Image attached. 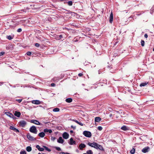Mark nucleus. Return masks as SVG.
<instances>
[{
  "label": "nucleus",
  "mask_w": 154,
  "mask_h": 154,
  "mask_svg": "<svg viewBox=\"0 0 154 154\" xmlns=\"http://www.w3.org/2000/svg\"><path fill=\"white\" fill-rule=\"evenodd\" d=\"M29 131L35 134H37L38 131L36 127L34 126H32L31 127L29 128Z\"/></svg>",
  "instance_id": "obj_1"
},
{
  "label": "nucleus",
  "mask_w": 154,
  "mask_h": 154,
  "mask_svg": "<svg viewBox=\"0 0 154 154\" xmlns=\"http://www.w3.org/2000/svg\"><path fill=\"white\" fill-rule=\"evenodd\" d=\"M83 134L85 136L88 137H90L92 135L91 133L88 131H84Z\"/></svg>",
  "instance_id": "obj_2"
},
{
  "label": "nucleus",
  "mask_w": 154,
  "mask_h": 154,
  "mask_svg": "<svg viewBox=\"0 0 154 154\" xmlns=\"http://www.w3.org/2000/svg\"><path fill=\"white\" fill-rule=\"evenodd\" d=\"M18 124L20 126L23 128L26 125V122L25 121L23 120L19 122Z\"/></svg>",
  "instance_id": "obj_3"
},
{
  "label": "nucleus",
  "mask_w": 154,
  "mask_h": 154,
  "mask_svg": "<svg viewBox=\"0 0 154 154\" xmlns=\"http://www.w3.org/2000/svg\"><path fill=\"white\" fill-rule=\"evenodd\" d=\"M27 138L30 140L33 141L35 140L36 139L32 136L29 133H28L27 135Z\"/></svg>",
  "instance_id": "obj_4"
},
{
  "label": "nucleus",
  "mask_w": 154,
  "mask_h": 154,
  "mask_svg": "<svg viewBox=\"0 0 154 154\" xmlns=\"http://www.w3.org/2000/svg\"><path fill=\"white\" fill-rule=\"evenodd\" d=\"M97 143H95L94 142H93L92 143L89 142L87 144L89 146H90L91 147H94L95 149L96 148V147H97Z\"/></svg>",
  "instance_id": "obj_5"
},
{
  "label": "nucleus",
  "mask_w": 154,
  "mask_h": 154,
  "mask_svg": "<svg viewBox=\"0 0 154 154\" xmlns=\"http://www.w3.org/2000/svg\"><path fill=\"white\" fill-rule=\"evenodd\" d=\"M30 122L38 125H41V123L36 120H31L30 121Z\"/></svg>",
  "instance_id": "obj_6"
},
{
  "label": "nucleus",
  "mask_w": 154,
  "mask_h": 154,
  "mask_svg": "<svg viewBox=\"0 0 154 154\" xmlns=\"http://www.w3.org/2000/svg\"><path fill=\"white\" fill-rule=\"evenodd\" d=\"M31 102L33 104L37 105L42 104V102L40 101V100H33Z\"/></svg>",
  "instance_id": "obj_7"
},
{
  "label": "nucleus",
  "mask_w": 154,
  "mask_h": 154,
  "mask_svg": "<svg viewBox=\"0 0 154 154\" xmlns=\"http://www.w3.org/2000/svg\"><path fill=\"white\" fill-rule=\"evenodd\" d=\"M5 114L7 116H9L11 118H12L14 119V117H15L13 115L12 113L10 112H5Z\"/></svg>",
  "instance_id": "obj_8"
},
{
  "label": "nucleus",
  "mask_w": 154,
  "mask_h": 154,
  "mask_svg": "<svg viewBox=\"0 0 154 154\" xmlns=\"http://www.w3.org/2000/svg\"><path fill=\"white\" fill-rule=\"evenodd\" d=\"M96 149H99L100 150L103 151H104V148L102 147V146L101 145H99L98 144L97 145V147H96Z\"/></svg>",
  "instance_id": "obj_9"
},
{
  "label": "nucleus",
  "mask_w": 154,
  "mask_h": 154,
  "mask_svg": "<svg viewBox=\"0 0 154 154\" xmlns=\"http://www.w3.org/2000/svg\"><path fill=\"white\" fill-rule=\"evenodd\" d=\"M113 15L112 12H111L109 17V22L111 23H112L113 21Z\"/></svg>",
  "instance_id": "obj_10"
},
{
  "label": "nucleus",
  "mask_w": 154,
  "mask_h": 154,
  "mask_svg": "<svg viewBox=\"0 0 154 154\" xmlns=\"http://www.w3.org/2000/svg\"><path fill=\"white\" fill-rule=\"evenodd\" d=\"M69 137V134L66 132H64L63 134V137L65 139H67Z\"/></svg>",
  "instance_id": "obj_11"
},
{
  "label": "nucleus",
  "mask_w": 154,
  "mask_h": 154,
  "mask_svg": "<svg viewBox=\"0 0 154 154\" xmlns=\"http://www.w3.org/2000/svg\"><path fill=\"white\" fill-rule=\"evenodd\" d=\"M149 149V146H147L144 148L142 150V151L144 153H146L148 152V150Z\"/></svg>",
  "instance_id": "obj_12"
},
{
  "label": "nucleus",
  "mask_w": 154,
  "mask_h": 154,
  "mask_svg": "<svg viewBox=\"0 0 154 154\" xmlns=\"http://www.w3.org/2000/svg\"><path fill=\"white\" fill-rule=\"evenodd\" d=\"M69 143V144L72 145L73 144H76V142L75 141L73 140V139L72 138H71L70 139V141Z\"/></svg>",
  "instance_id": "obj_13"
},
{
  "label": "nucleus",
  "mask_w": 154,
  "mask_h": 154,
  "mask_svg": "<svg viewBox=\"0 0 154 154\" xmlns=\"http://www.w3.org/2000/svg\"><path fill=\"white\" fill-rule=\"evenodd\" d=\"M86 146L84 143H81L79 145L80 149L82 150Z\"/></svg>",
  "instance_id": "obj_14"
},
{
  "label": "nucleus",
  "mask_w": 154,
  "mask_h": 154,
  "mask_svg": "<svg viewBox=\"0 0 154 154\" xmlns=\"http://www.w3.org/2000/svg\"><path fill=\"white\" fill-rule=\"evenodd\" d=\"M37 148L39 151H43L44 150V149L43 148H40V146L38 145H37L36 146Z\"/></svg>",
  "instance_id": "obj_15"
},
{
  "label": "nucleus",
  "mask_w": 154,
  "mask_h": 154,
  "mask_svg": "<svg viewBox=\"0 0 154 154\" xmlns=\"http://www.w3.org/2000/svg\"><path fill=\"white\" fill-rule=\"evenodd\" d=\"M64 140L62 139L61 137H59V139L57 140V142L59 143H63Z\"/></svg>",
  "instance_id": "obj_16"
},
{
  "label": "nucleus",
  "mask_w": 154,
  "mask_h": 154,
  "mask_svg": "<svg viewBox=\"0 0 154 154\" xmlns=\"http://www.w3.org/2000/svg\"><path fill=\"white\" fill-rule=\"evenodd\" d=\"M44 133L49 132V133H51L52 132L51 130L50 129H44Z\"/></svg>",
  "instance_id": "obj_17"
},
{
  "label": "nucleus",
  "mask_w": 154,
  "mask_h": 154,
  "mask_svg": "<svg viewBox=\"0 0 154 154\" xmlns=\"http://www.w3.org/2000/svg\"><path fill=\"white\" fill-rule=\"evenodd\" d=\"M21 113L20 112L16 111L15 113L14 114V115L17 117H20V115Z\"/></svg>",
  "instance_id": "obj_18"
},
{
  "label": "nucleus",
  "mask_w": 154,
  "mask_h": 154,
  "mask_svg": "<svg viewBox=\"0 0 154 154\" xmlns=\"http://www.w3.org/2000/svg\"><path fill=\"white\" fill-rule=\"evenodd\" d=\"M38 136L41 137H43L45 136V133L44 132H40L38 134Z\"/></svg>",
  "instance_id": "obj_19"
},
{
  "label": "nucleus",
  "mask_w": 154,
  "mask_h": 154,
  "mask_svg": "<svg viewBox=\"0 0 154 154\" xmlns=\"http://www.w3.org/2000/svg\"><path fill=\"white\" fill-rule=\"evenodd\" d=\"M121 129L123 131H126L128 130V127L124 125L121 128Z\"/></svg>",
  "instance_id": "obj_20"
},
{
  "label": "nucleus",
  "mask_w": 154,
  "mask_h": 154,
  "mask_svg": "<svg viewBox=\"0 0 154 154\" xmlns=\"http://www.w3.org/2000/svg\"><path fill=\"white\" fill-rule=\"evenodd\" d=\"M65 101L67 103H70L72 101V99L70 98H68L66 99Z\"/></svg>",
  "instance_id": "obj_21"
},
{
  "label": "nucleus",
  "mask_w": 154,
  "mask_h": 154,
  "mask_svg": "<svg viewBox=\"0 0 154 154\" xmlns=\"http://www.w3.org/2000/svg\"><path fill=\"white\" fill-rule=\"evenodd\" d=\"M101 120V119L100 117H96L95 118V121L98 122H100Z\"/></svg>",
  "instance_id": "obj_22"
},
{
  "label": "nucleus",
  "mask_w": 154,
  "mask_h": 154,
  "mask_svg": "<svg viewBox=\"0 0 154 154\" xmlns=\"http://www.w3.org/2000/svg\"><path fill=\"white\" fill-rule=\"evenodd\" d=\"M32 147L30 146H28L26 148V150L28 152H30L32 150Z\"/></svg>",
  "instance_id": "obj_23"
},
{
  "label": "nucleus",
  "mask_w": 154,
  "mask_h": 154,
  "mask_svg": "<svg viewBox=\"0 0 154 154\" xmlns=\"http://www.w3.org/2000/svg\"><path fill=\"white\" fill-rule=\"evenodd\" d=\"M148 83L147 82H143L141 83L140 84V87H142V86H144L145 85H146L148 84Z\"/></svg>",
  "instance_id": "obj_24"
},
{
  "label": "nucleus",
  "mask_w": 154,
  "mask_h": 154,
  "mask_svg": "<svg viewBox=\"0 0 154 154\" xmlns=\"http://www.w3.org/2000/svg\"><path fill=\"white\" fill-rule=\"evenodd\" d=\"M43 147L48 152H50L51 151V149H50L48 148V147L47 146H43Z\"/></svg>",
  "instance_id": "obj_25"
},
{
  "label": "nucleus",
  "mask_w": 154,
  "mask_h": 154,
  "mask_svg": "<svg viewBox=\"0 0 154 154\" xmlns=\"http://www.w3.org/2000/svg\"><path fill=\"white\" fill-rule=\"evenodd\" d=\"M135 152V149L134 148H133L130 151V152L131 154H134Z\"/></svg>",
  "instance_id": "obj_26"
},
{
  "label": "nucleus",
  "mask_w": 154,
  "mask_h": 154,
  "mask_svg": "<svg viewBox=\"0 0 154 154\" xmlns=\"http://www.w3.org/2000/svg\"><path fill=\"white\" fill-rule=\"evenodd\" d=\"M59 109L57 108H55L53 109V111L54 112H59Z\"/></svg>",
  "instance_id": "obj_27"
},
{
  "label": "nucleus",
  "mask_w": 154,
  "mask_h": 154,
  "mask_svg": "<svg viewBox=\"0 0 154 154\" xmlns=\"http://www.w3.org/2000/svg\"><path fill=\"white\" fill-rule=\"evenodd\" d=\"M87 154H93V153L92 151L91 150H88L87 152Z\"/></svg>",
  "instance_id": "obj_28"
},
{
  "label": "nucleus",
  "mask_w": 154,
  "mask_h": 154,
  "mask_svg": "<svg viewBox=\"0 0 154 154\" xmlns=\"http://www.w3.org/2000/svg\"><path fill=\"white\" fill-rule=\"evenodd\" d=\"M145 42L143 40H141V45L142 46H144V45Z\"/></svg>",
  "instance_id": "obj_29"
},
{
  "label": "nucleus",
  "mask_w": 154,
  "mask_h": 154,
  "mask_svg": "<svg viewBox=\"0 0 154 154\" xmlns=\"http://www.w3.org/2000/svg\"><path fill=\"white\" fill-rule=\"evenodd\" d=\"M68 4L69 6H72V2L71 1H69L68 2Z\"/></svg>",
  "instance_id": "obj_30"
},
{
  "label": "nucleus",
  "mask_w": 154,
  "mask_h": 154,
  "mask_svg": "<svg viewBox=\"0 0 154 154\" xmlns=\"http://www.w3.org/2000/svg\"><path fill=\"white\" fill-rule=\"evenodd\" d=\"M7 38L9 40H11L13 38L11 35L7 36Z\"/></svg>",
  "instance_id": "obj_31"
},
{
  "label": "nucleus",
  "mask_w": 154,
  "mask_h": 154,
  "mask_svg": "<svg viewBox=\"0 0 154 154\" xmlns=\"http://www.w3.org/2000/svg\"><path fill=\"white\" fill-rule=\"evenodd\" d=\"M9 128H10V129L11 130H13L14 131L16 128H15L13 126H10Z\"/></svg>",
  "instance_id": "obj_32"
},
{
  "label": "nucleus",
  "mask_w": 154,
  "mask_h": 154,
  "mask_svg": "<svg viewBox=\"0 0 154 154\" xmlns=\"http://www.w3.org/2000/svg\"><path fill=\"white\" fill-rule=\"evenodd\" d=\"M97 129L99 130L100 131L102 130L103 128L101 126H99L98 127Z\"/></svg>",
  "instance_id": "obj_33"
},
{
  "label": "nucleus",
  "mask_w": 154,
  "mask_h": 154,
  "mask_svg": "<svg viewBox=\"0 0 154 154\" xmlns=\"http://www.w3.org/2000/svg\"><path fill=\"white\" fill-rule=\"evenodd\" d=\"M20 154H26V152L25 150H23L20 152Z\"/></svg>",
  "instance_id": "obj_34"
},
{
  "label": "nucleus",
  "mask_w": 154,
  "mask_h": 154,
  "mask_svg": "<svg viewBox=\"0 0 154 154\" xmlns=\"http://www.w3.org/2000/svg\"><path fill=\"white\" fill-rule=\"evenodd\" d=\"M55 148L58 151H60L61 150V148L60 147H55Z\"/></svg>",
  "instance_id": "obj_35"
},
{
  "label": "nucleus",
  "mask_w": 154,
  "mask_h": 154,
  "mask_svg": "<svg viewBox=\"0 0 154 154\" xmlns=\"http://www.w3.org/2000/svg\"><path fill=\"white\" fill-rule=\"evenodd\" d=\"M22 99H16V100L18 101L19 103H20L21 101H22Z\"/></svg>",
  "instance_id": "obj_36"
},
{
  "label": "nucleus",
  "mask_w": 154,
  "mask_h": 154,
  "mask_svg": "<svg viewBox=\"0 0 154 154\" xmlns=\"http://www.w3.org/2000/svg\"><path fill=\"white\" fill-rule=\"evenodd\" d=\"M56 139V138L55 137H51V140L54 141Z\"/></svg>",
  "instance_id": "obj_37"
},
{
  "label": "nucleus",
  "mask_w": 154,
  "mask_h": 154,
  "mask_svg": "<svg viewBox=\"0 0 154 154\" xmlns=\"http://www.w3.org/2000/svg\"><path fill=\"white\" fill-rule=\"evenodd\" d=\"M35 45L36 47H38L40 46V44L38 43H36L35 44Z\"/></svg>",
  "instance_id": "obj_38"
},
{
  "label": "nucleus",
  "mask_w": 154,
  "mask_h": 154,
  "mask_svg": "<svg viewBox=\"0 0 154 154\" xmlns=\"http://www.w3.org/2000/svg\"><path fill=\"white\" fill-rule=\"evenodd\" d=\"M32 54V53L30 51H28L26 53V54L28 55H30Z\"/></svg>",
  "instance_id": "obj_39"
},
{
  "label": "nucleus",
  "mask_w": 154,
  "mask_h": 154,
  "mask_svg": "<svg viewBox=\"0 0 154 154\" xmlns=\"http://www.w3.org/2000/svg\"><path fill=\"white\" fill-rule=\"evenodd\" d=\"M108 110L110 112H112V111L113 109L110 107H109L108 108Z\"/></svg>",
  "instance_id": "obj_40"
},
{
  "label": "nucleus",
  "mask_w": 154,
  "mask_h": 154,
  "mask_svg": "<svg viewBox=\"0 0 154 154\" xmlns=\"http://www.w3.org/2000/svg\"><path fill=\"white\" fill-rule=\"evenodd\" d=\"M60 154H70L69 153H68L67 152L65 153L63 152H60Z\"/></svg>",
  "instance_id": "obj_41"
},
{
  "label": "nucleus",
  "mask_w": 154,
  "mask_h": 154,
  "mask_svg": "<svg viewBox=\"0 0 154 154\" xmlns=\"http://www.w3.org/2000/svg\"><path fill=\"white\" fill-rule=\"evenodd\" d=\"M78 124L82 126H83V125H84L81 122H78Z\"/></svg>",
  "instance_id": "obj_42"
},
{
  "label": "nucleus",
  "mask_w": 154,
  "mask_h": 154,
  "mask_svg": "<svg viewBox=\"0 0 154 154\" xmlns=\"http://www.w3.org/2000/svg\"><path fill=\"white\" fill-rule=\"evenodd\" d=\"M5 53L4 52H1L0 53V56H1L5 54Z\"/></svg>",
  "instance_id": "obj_43"
},
{
  "label": "nucleus",
  "mask_w": 154,
  "mask_h": 154,
  "mask_svg": "<svg viewBox=\"0 0 154 154\" xmlns=\"http://www.w3.org/2000/svg\"><path fill=\"white\" fill-rule=\"evenodd\" d=\"M22 29L21 28H19L17 29V31L18 32H20L22 31Z\"/></svg>",
  "instance_id": "obj_44"
},
{
  "label": "nucleus",
  "mask_w": 154,
  "mask_h": 154,
  "mask_svg": "<svg viewBox=\"0 0 154 154\" xmlns=\"http://www.w3.org/2000/svg\"><path fill=\"white\" fill-rule=\"evenodd\" d=\"M72 120L74 122H75L77 124H78V123L79 121H78L77 120H76V119H72Z\"/></svg>",
  "instance_id": "obj_45"
},
{
  "label": "nucleus",
  "mask_w": 154,
  "mask_h": 154,
  "mask_svg": "<svg viewBox=\"0 0 154 154\" xmlns=\"http://www.w3.org/2000/svg\"><path fill=\"white\" fill-rule=\"evenodd\" d=\"M83 75V74L82 73H80L79 74H78V76L80 77H81V76H82Z\"/></svg>",
  "instance_id": "obj_46"
},
{
  "label": "nucleus",
  "mask_w": 154,
  "mask_h": 154,
  "mask_svg": "<svg viewBox=\"0 0 154 154\" xmlns=\"http://www.w3.org/2000/svg\"><path fill=\"white\" fill-rule=\"evenodd\" d=\"M14 131H15V132H19V130L18 129H17L16 128H15V130Z\"/></svg>",
  "instance_id": "obj_47"
},
{
  "label": "nucleus",
  "mask_w": 154,
  "mask_h": 154,
  "mask_svg": "<svg viewBox=\"0 0 154 154\" xmlns=\"http://www.w3.org/2000/svg\"><path fill=\"white\" fill-rule=\"evenodd\" d=\"M71 127L73 129H76V127L75 126H74L73 125L71 126Z\"/></svg>",
  "instance_id": "obj_48"
},
{
  "label": "nucleus",
  "mask_w": 154,
  "mask_h": 154,
  "mask_svg": "<svg viewBox=\"0 0 154 154\" xmlns=\"http://www.w3.org/2000/svg\"><path fill=\"white\" fill-rule=\"evenodd\" d=\"M144 37L145 38H147L148 37V35L147 34H145V35H144Z\"/></svg>",
  "instance_id": "obj_49"
},
{
  "label": "nucleus",
  "mask_w": 154,
  "mask_h": 154,
  "mask_svg": "<svg viewBox=\"0 0 154 154\" xmlns=\"http://www.w3.org/2000/svg\"><path fill=\"white\" fill-rule=\"evenodd\" d=\"M55 84L54 83H53L51 84V86H55Z\"/></svg>",
  "instance_id": "obj_50"
},
{
  "label": "nucleus",
  "mask_w": 154,
  "mask_h": 154,
  "mask_svg": "<svg viewBox=\"0 0 154 154\" xmlns=\"http://www.w3.org/2000/svg\"><path fill=\"white\" fill-rule=\"evenodd\" d=\"M70 134H72V133H73V132L72 131V130H71L70 131Z\"/></svg>",
  "instance_id": "obj_51"
},
{
  "label": "nucleus",
  "mask_w": 154,
  "mask_h": 154,
  "mask_svg": "<svg viewBox=\"0 0 154 154\" xmlns=\"http://www.w3.org/2000/svg\"><path fill=\"white\" fill-rule=\"evenodd\" d=\"M59 37L60 38H62L63 37V35H59Z\"/></svg>",
  "instance_id": "obj_52"
},
{
  "label": "nucleus",
  "mask_w": 154,
  "mask_h": 154,
  "mask_svg": "<svg viewBox=\"0 0 154 154\" xmlns=\"http://www.w3.org/2000/svg\"><path fill=\"white\" fill-rule=\"evenodd\" d=\"M2 83H3L0 82V86L1 85Z\"/></svg>",
  "instance_id": "obj_53"
},
{
  "label": "nucleus",
  "mask_w": 154,
  "mask_h": 154,
  "mask_svg": "<svg viewBox=\"0 0 154 154\" xmlns=\"http://www.w3.org/2000/svg\"><path fill=\"white\" fill-rule=\"evenodd\" d=\"M153 51H154V48L153 49Z\"/></svg>",
  "instance_id": "obj_54"
},
{
  "label": "nucleus",
  "mask_w": 154,
  "mask_h": 154,
  "mask_svg": "<svg viewBox=\"0 0 154 154\" xmlns=\"http://www.w3.org/2000/svg\"><path fill=\"white\" fill-rule=\"evenodd\" d=\"M112 116V114H111V115H110V116Z\"/></svg>",
  "instance_id": "obj_55"
},
{
  "label": "nucleus",
  "mask_w": 154,
  "mask_h": 154,
  "mask_svg": "<svg viewBox=\"0 0 154 154\" xmlns=\"http://www.w3.org/2000/svg\"><path fill=\"white\" fill-rule=\"evenodd\" d=\"M98 154H100V153H99Z\"/></svg>",
  "instance_id": "obj_56"
}]
</instances>
